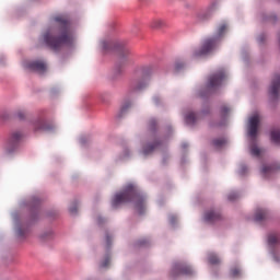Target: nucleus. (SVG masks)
<instances>
[{
  "mask_svg": "<svg viewBox=\"0 0 280 280\" xmlns=\"http://www.w3.org/2000/svg\"><path fill=\"white\" fill-rule=\"evenodd\" d=\"M226 30H229V24L226 22L219 24L215 35L203 39L200 49L194 51V58H202L203 56L211 54V51L218 47V43H220V38L226 33Z\"/></svg>",
  "mask_w": 280,
  "mask_h": 280,
  "instance_id": "obj_3",
  "label": "nucleus"
},
{
  "mask_svg": "<svg viewBox=\"0 0 280 280\" xmlns=\"http://www.w3.org/2000/svg\"><path fill=\"white\" fill-rule=\"evenodd\" d=\"M164 25L165 22H163L162 20H153L150 24L152 30H161V27H163Z\"/></svg>",
  "mask_w": 280,
  "mask_h": 280,
  "instance_id": "obj_21",
  "label": "nucleus"
},
{
  "mask_svg": "<svg viewBox=\"0 0 280 280\" xmlns=\"http://www.w3.org/2000/svg\"><path fill=\"white\" fill-rule=\"evenodd\" d=\"M160 145H161V142H159V141H155L152 144L144 145L143 150H142L144 156L152 154V152H154Z\"/></svg>",
  "mask_w": 280,
  "mask_h": 280,
  "instance_id": "obj_11",
  "label": "nucleus"
},
{
  "mask_svg": "<svg viewBox=\"0 0 280 280\" xmlns=\"http://www.w3.org/2000/svg\"><path fill=\"white\" fill-rule=\"evenodd\" d=\"M18 235H23V230L19 229L18 230Z\"/></svg>",
  "mask_w": 280,
  "mask_h": 280,
  "instance_id": "obj_38",
  "label": "nucleus"
},
{
  "mask_svg": "<svg viewBox=\"0 0 280 280\" xmlns=\"http://www.w3.org/2000/svg\"><path fill=\"white\" fill-rule=\"evenodd\" d=\"M221 214L218 211L210 210L205 213V220L206 222H217V220H220Z\"/></svg>",
  "mask_w": 280,
  "mask_h": 280,
  "instance_id": "obj_10",
  "label": "nucleus"
},
{
  "mask_svg": "<svg viewBox=\"0 0 280 280\" xmlns=\"http://www.w3.org/2000/svg\"><path fill=\"white\" fill-rule=\"evenodd\" d=\"M228 200H230L231 202H233V200H237V192H231L228 196Z\"/></svg>",
  "mask_w": 280,
  "mask_h": 280,
  "instance_id": "obj_27",
  "label": "nucleus"
},
{
  "mask_svg": "<svg viewBox=\"0 0 280 280\" xmlns=\"http://www.w3.org/2000/svg\"><path fill=\"white\" fill-rule=\"evenodd\" d=\"M230 277L232 279H237L238 277H242V269L238 266L232 267L230 269Z\"/></svg>",
  "mask_w": 280,
  "mask_h": 280,
  "instance_id": "obj_18",
  "label": "nucleus"
},
{
  "mask_svg": "<svg viewBox=\"0 0 280 280\" xmlns=\"http://www.w3.org/2000/svg\"><path fill=\"white\" fill-rule=\"evenodd\" d=\"M271 141L273 143H280V129H273L271 131Z\"/></svg>",
  "mask_w": 280,
  "mask_h": 280,
  "instance_id": "obj_22",
  "label": "nucleus"
},
{
  "mask_svg": "<svg viewBox=\"0 0 280 280\" xmlns=\"http://www.w3.org/2000/svg\"><path fill=\"white\" fill-rule=\"evenodd\" d=\"M242 170V174H244L246 172V166H243Z\"/></svg>",
  "mask_w": 280,
  "mask_h": 280,
  "instance_id": "obj_39",
  "label": "nucleus"
},
{
  "mask_svg": "<svg viewBox=\"0 0 280 280\" xmlns=\"http://www.w3.org/2000/svg\"><path fill=\"white\" fill-rule=\"evenodd\" d=\"M21 139H23V133H21L19 131L13 132L9 140V145H16V143H19V141H21Z\"/></svg>",
  "mask_w": 280,
  "mask_h": 280,
  "instance_id": "obj_15",
  "label": "nucleus"
},
{
  "mask_svg": "<svg viewBox=\"0 0 280 280\" xmlns=\"http://www.w3.org/2000/svg\"><path fill=\"white\" fill-rule=\"evenodd\" d=\"M268 218H270L268 210L264 208H258L255 212L254 220L255 222H258L259 224H261L262 222H266Z\"/></svg>",
  "mask_w": 280,
  "mask_h": 280,
  "instance_id": "obj_8",
  "label": "nucleus"
},
{
  "mask_svg": "<svg viewBox=\"0 0 280 280\" xmlns=\"http://www.w3.org/2000/svg\"><path fill=\"white\" fill-rule=\"evenodd\" d=\"M153 102H154V104H159L161 102V97L154 96Z\"/></svg>",
  "mask_w": 280,
  "mask_h": 280,
  "instance_id": "obj_34",
  "label": "nucleus"
},
{
  "mask_svg": "<svg viewBox=\"0 0 280 280\" xmlns=\"http://www.w3.org/2000/svg\"><path fill=\"white\" fill-rule=\"evenodd\" d=\"M152 71H154L152 66H143L138 70V74L142 75V78H148L152 75Z\"/></svg>",
  "mask_w": 280,
  "mask_h": 280,
  "instance_id": "obj_14",
  "label": "nucleus"
},
{
  "mask_svg": "<svg viewBox=\"0 0 280 280\" xmlns=\"http://www.w3.org/2000/svg\"><path fill=\"white\" fill-rule=\"evenodd\" d=\"M277 170H280V165H269L262 167V174L264 176H268V174H272L277 172Z\"/></svg>",
  "mask_w": 280,
  "mask_h": 280,
  "instance_id": "obj_17",
  "label": "nucleus"
},
{
  "mask_svg": "<svg viewBox=\"0 0 280 280\" xmlns=\"http://www.w3.org/2000/svg\"><path fill=\"white\" fill-rule=\"evenodd\" d=\"M147 86H148V82H139V83H137V82L133 81L131 83V89L133 91H141V90L145 89Z\"/></svg>",
  "mask_w": 280,
  "mask_h": 280,
  "instance_id": "obj_20",
  "label": "nucleus"
},
{
  "mask_svg": "<svg viewBox=\"0 0 280 280\" xmlns=\"http://www.w3.org/2000/svg\"><path fill=\"white\" fill-rule=\"evenodd\" d=\"M212 145L217 148V150H220V148H224V145H226V139L224 138L214 139L212 141Z\"/></svg>",
  "mask_w": 280,
  "mask_h": 280,
  "instance_id": "obj_19",
  "label": "nucleus"
},
{
  "mask_svg": "<svg viewBox=\"0 0 280 280\" xmlns=\"http://www.w3.org/2000/svg\"><path fill=\"white\" fill-rule=\"evenodd\" d=\"M125 202H133L135 209L140 215L145 211V197L139 194L136 185L129 184L122 192L115 195L112 207L117 209L119 205H124Z\"/></svg>",
  "mask_w": 280,
  "mask_h": 280,
  "instance_id": "obj_2",
  "label": "nucleus"
},
{
  "mask_svg": "<svg viewBox=\"0 0 280 280\" xmlns=\"http://www.w3.org/2000/svg\"><path fill=\"white\" fill-rule=\"evenodd\" d=\"M175 69L178 71L179 69H183V63H176Z\"/></svg>",
  "mask_w": 280,
  "mask_h": 280,
  "instance_id": "obj_35",
  "label": "nucleus"
},
{
  "mask_svg": "<svg viewBox=\"0 0 280 280\" xmlns=\"http://www.w3.org/2000/svg\"><path fill=\"white\" fill-rule=\"evenodd\" d=\"M27 69H31V71H38L39 73H45V71H47V65L43 61H32L27 63Z\"/></svg>",
  "mask_w": 280,
  "mask_h": 280,
  "instance_id": "obj_9",
  "label": "nucleus"
},
{
  "mask_svg": "<svg viewBox=\"0 0 280 280\" xmlns=\"http://www.w3.org/2000/svg\"><path fill=\"white\" fill-rule=\"evenodd\" d=\"M19 119H25V112L21 110L18 113Z\"/></svg>",
  "mask_w": 280,
  "mask_h": 280,
  "instance_id": "obj_30",
  "label": "nucleus"
},
{
  "mask_svg": "<svg viewBox=\"0 0 280 280\" xmlns=\"http://www.w3.org/2000/svg\"><path fill=\"white\" fill-rule=\"evenodd\" d=\"M128 108H130V103L122 105L121 112L124 113V112L128 110Z\"/></svg>",
  "mask_w": 280,
  "mask_h": 280,
  "instance_id": "obj_31",
  "label": "nucleus"
},
{
  "mask_svg": "<svg viewBox=\"0 0 280 280\" xmlns=\"http://www.w3.org/2000/svg\"><path fill=\"white\" fill-rule=\"evenodd\" d=\"M110 242H112V237H110V235H106V244H107V246H110Z\"/></svg>",
  "mask_w": 280,
  "mask_h": 280,
  "instance_id": "obj_32",
  "label": "nucleus"
},
{
  "mask_svg": "<svg viewBox=\"0 0 280 280\" xmlns=\"http://www.w3.org/2000/svg\"><path fill=\"white\" fill-rule=\"evenodd\" d=\"M57 25L44 34V43L52 51H58L65 45H73V33H71V23L67 15H57L54 18Z\"/></svg>",
  "mask_w": 280,
  "mask_h": 280,
  "instance_id": "obj_1",
  "label": "nucleus"
},
{
  "mask_svg": "<svg viewBox=\"0 0 280 280\" xmlns=\"http://www.w3.org/2000/svg\"><path fill=\"white\" fill-rule=\"evenodd\" d=\"M186 124L191 125L196 121V119H198V117H196V115L194 113H189L186 115Z\"/></svg>",
  "mask_w": 280,
  "mask_h": 280,
  "instance_id": "obj_23",
  "label": "nucleus"
},
{
  "mask_svg": "<svg viewBox=\"0 0 280 280\" xmlns=\"http://www.w3.org/2000/svg\"><path fill=\"white\" fill-rule=\"evenodd\" d=\"M70 213H78V206H75V205L71 206Z\"/></svg>",
  "mask_w": 280,
  "mask_h": 280,
  "instance_id": "obj_29",
  "label": "nucleus"
},
{
  "mask_svg": "<svg viewBox=\"0 0 280 280\" xmlns=\"http://www.w3.org/2000/svg\"><path fill=\"white\" fill-rule=\"evenodd\" d=\"M268 244L269 246H277L280 244V234L277 232H272L268 235Z\"/></svg>",
  "mask_w": 280,
  "mask_h": 280,
  "instance_id": "obj_12",
  "label": "nucleus"
},
{
  "mask_svg": "<svg viewBox=\"0 0 280 280\" xmlns=\"http://www.w3.org/2000/svg\"><path fill=\"white\" fill-rule=\"evenodd\" d=\"M150 125H151L152 128H154V126H156V120H151Z\"/></svg>",
  "mask_w": 280,
  "mask_h": 280,
  "instance_id": "obj_37",
  "label": "nucleus"
},
{
  "mask_svg": "<svg viewBox=\"0 0 280 280\" xmlns=\"http://www.w3.org/2000/svg\"><path fill=\"white\" fill-rule=\"evenodd\" d=\"M225 78L226 72H224V70H219L218 72L213 73L208 80V89L210 91H213V89H218V86H220V84L224 82Z\"/></svg>",
  "mask_w": 280,
  "mask_h": 280,
  "instance_id": "obj_4",
  "label": "nucleus"
},
{
  "mask_svg": "<svg viewBox=\"0 0 280 280\" xmlns=\"http://www.w3.org/2000/svg\"><path fill=\"white\" fill-rule=\"evenodd\" d=\"M230 108L229 107H226V106H223L222 108H221V113H222V115H228L229 113H230Z\"/></svg>",
  "mask_w": 280,
  "mask_h": 280,
  "instance_id": "obj_28",
  "label": "nucleus"
},
{
  "mask_svg": "<svg viewBox=\"0 0 280 280\" xmlns=\"http://www.w3.org/2000/svg\"><path fill=\"white\" fill-rule=\"evenodd\" d=\"M250 153L253 154V156H259L261 154V149L257 145H252Z\"/></svg>",
  "mask_w": 280,
  "mask_h": 280,
  "instance_id": "obj_24",
  "label": "nucleus"
},
{
  "mask_svg": "<svg viewBox=\"0 0 280 280\" xmlns=\"http://www.w3.org/2000/svg\"><path fill=\"white\" fill-rule=\"evenodd\" d=\"M36 130H51V127H47L45 124L39 122V126L36 127Z\"/></svg>",
  "mask_w": 280,
  "mask_h": 280,
  "instance_id": "obj_26",
  "label": "nucleus"
},
{
  "mask_svg": "<svg viewBox=\"0 0 280 280\" xmlns=\"http://www.w3.org/2000/svg\"><path fill=\"white\" fill-rule=\"evenodd\" d=\"M208 261L209 264H211V266H220V264H222V260L220 259V257H218L213 253L208 255Z\"/></svg>",
  "mask_w": 280,
  "mask_h": 280,
  "instance_id": "obj_16",
  "label": "nucleus"
},
{
  "mask_svg": "<svg viewBox=\"0 0 280 280\" xmlns=\"http://www.w3.org/2000/svg\"><path fill=\"white\" fill-rule=\"evenodd\" d=\"M109 264H110V257L107 256L104 259V261L101 264V268H108Z\"/></svg>",
  "mask_w": 280,
  "mask_h": 280,
  "instance_id": "obj_25",
  "label": "nucleus"
},
{
  "mask_svg": "<svg viewBox=\"0 0 280 280\" xmlns=\"http://www.w3.org/2000/svg\"><path fill=\"white\" fill-rule=\"evenodd\" d=\"M259 121H260L259 114H254L252 117H249L247 135L248 137H250V139L257 138V132L259 130Z\"/></svg>",
  "mask_w": 280,
  "mask_h": 280,
  "instance_id": "obj_5",
  "label": "nucleus"
},
{
  "mask_svg": "<svg viewBox=\"0 0 280 280\" xmlns=\"http://www.w3.org/2000/svg\"><path fill=\"white\" fill-rule=\"evenodd\" d=\"M280 90V74H275L271 85L269 88V94L272 100H277L279 97Z\"/></svg>",
  "mask_w": 280,
  "mask_h": 280,
  "instance_id": "obj_7",
  "label": "nucleus"
},
{
  "mask_svg": "<svg viewBox=\"0 0 280 280\" xmlns=\"http://www.w3.org/2000/svg\"><path fill=\"white\" fill-rule=\"evenodd\" d=\"M175 270H178L179 275H194V269H191L189 266L176 265Z\"/></svg>",
  "mask_w": 280,
  "mask_h": 280,
  "instance_id": "obj_13",
  "label": "nucleus"
},
{
  "mask_svg": "<svg viewBox=\"0 0 280 280\" xmlns=\"http://www.w3.org/2000/svg\"><path fill=\"white\" fill-rule=\"evenodd\" d=\"M115 72H116L117 74L121 73V68L116 67Z\"/></svg>",
  "mask_w": 280,
  "mask_h": 280,
  "instance_id": "obj_36",
  "label": "nucleus"
},
{
  "mask_svg": "<svg viewBox=\"0 0 280 280\" xmlns=\"http://www.w3.org/2000/svg\"><path fill=\"white\" fill-rule=\"evenodd\" d=\"M98 224H102V218H98Z\"/></svg>",
  "mask_w": 280,
  "mask_h": 280,
  "instance_id": "obj_40",
  "label": "nucleus"
},
{
  "mask_svg": "<svg viewBox=\"0 0 280 280\" xmlns=\"http://www.w3.org/2000/svg\"><path fill=\"white\" fill-rule=\"evenodd\" d=\"M139 246H145V244H148V240H142V241H139Z\"/></svg>",
  "mask_w": 280,
  "mask_h": 280,
  "instance_id": "obj_33",
  "label": "nucleus"
},
{
  "mask_svg": "<svg viewBox=\"0 0 280 280\" xmlns=\"http://www.w3.org/2000/svg\"><path fill=\"white\" fill-rule=\"evenodd\" d=\"M217 5L218 4L215 2H212L207 8V10L197 12V14H196L197 23H202V21H207L209 19V16H211V12H213V10H215Z\"/></svg>",
  "mask_w": 280,
  "mask_h": 280,
  "instance_id": "obj_6",
  "label": "nucleus"
}]
</instances>
